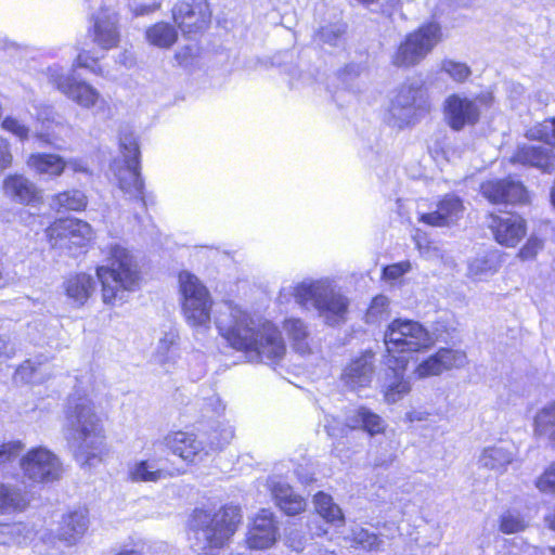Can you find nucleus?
<instances>
[{"instance_id":"nucleus-55","label":"nucleus","mask_w":555,"mask_h":555,"mask_svg":"<svg viewBox=\"0 0 555 555\" xmlns=\"http://www.w3.org/2000/svg\"><path fill=\"white\" fill-rule=\"evenodd\" d=\"M543 248L542 240L538 237H529L526 244L519 249L518 257L521 260H531Z\"/></svg>"},{"instance_id":"nucleus-46","label":"nucleus","mask_w":555,"mask_h":555,"mask_svg":"<svg viewBox=\"0 0 555 555\" xmlns=\"http://www.w3.org/2000/svg\"><path fill=\"white\" fill-rule=\"evenodd\" d=\"M389 315V299L384 295H377L366 311L365 321L370 324H379Z\"/></svg>"},{"instance_id":"nucleus-62","label":"nucleus","mask_w":555,"mask_h":555,"mask_svg":"<svg viewBox=\"0 0 555 555\" xmlns=\"http://www.w3.org/2000/svg\"><path fill=\"white\" fill-rule=\"evenodd\" d=\"M296 475H297V478L298 480L301 482V483H305V485H309L311 482L314 481V473L313 470L310 468V467H302V466H299L297 469H296Z\"/></svg>"},{"instance_id":"nucleus-47","label":"nucleus","mask_w":555,"mask_h":555,"mask_svg":"<svg viewBox=\"0 0 555 555\" xmlns=\"http://www.w3.org/2000/svg\"><path fill=\"white\" fill-rule=\"evenodd\" d=\"M440 69L456 82H464L472 75L470 68L465 63L453 60H443Z\"/></svg>"},{"instance_id":"nucleus-23","label":"nucleus","mask_w":555,"mask_h":555,"mask_svg":"<svg viewBox=\"0 0 555 555\" xmlns=\"http://www.w3.org/2000/svg\"><path fill=\"white\" fill-rule=\"evenodd\" d=\"M464 210L461 198L449 194L437 204L435 211L421 215L420 221L431 227H450L457 223Z\"/></svg>"},{"instance_id":"nucleus-5","label":"nucleus","mask_w":555,"mask_h":555,"mask_svg":"<svg viewBox=\"0 0 555 555\" xmlns=\"http://www.w3.org/2000/svg\"><path fill=\"white\" fill-rule=\"evenodd\" d=\"M294 297L299 306L315 309L328 325L346 320L349 299L336 289L331 279L305 280L294 287Z\"/></svg>"},{"instance_id":"nucleus-61","label":"nucleus","mask_w":555,"mask_h":555,"mask_svg":"<svg viewBox=\"0 0 555 555\" xmlns=\"http://www.w3.org/2000/svg\"><path fill=\"white\" fill-rule=\"evenodd\" d=\"M324 428L331 437H339L345 434V426H339L334 417L326 418Z\"/></svg>"},{"instance_id":"nucleus-9","label":"nucleus","mask_w":555,"mask_h":555,"mask_svg":"<svg viewBox=\"0 0 555 555\" xmlns=\"http://www.w3.org/2000/svg\"><path fill=\"white\" fill-rule=\"evenodd\" d=\"M121 158L112 164V170L118 181L119 189L130 198L144 203V182L139 171V144L132 133L120 137Z\"/></svg>"},{"instance_id":"nucleus-34","label":"nucleus","mask_w":555,"mask_h":555,"mask_svg":"<svg viewBox=\"0 0 555 555\" xmlns=\"http://www.w3.org/2000/svg\"><path fill=\"white\" fill-rule=\"evenodd\" d=\"M513 460L514 453L509 448L495 444L482 450L479 456V464L481 467L493 470L496 474H503Z\"/></svg>"},{"instance_id":"nucleus-35","label":"nucleus","mask_w":555,"mask_h":555,"mask_svg":"<svg viewBox=\"0 0 555 555\" xmlns=\"http://www.w3.org/2000/svg\"><path fill=\"white\" fill-rule=\"evenodd\" d=\"M64 289L69 299L77 306H82L95 289V282L90 274L78 273L64 282Z\"/></svg>"},{"instance_id":"nucleus-33","label":"nucleus","mask_w":555,"mask_h":555,"mask_svg":"<svg viewBox=\"0 0 555 555\" xmlns=\"http://www.w3.org/2000/svg\"><path fill=\"white\" fill-rule=\"evenodd\" d=\"M26 164L37 175L50 178L60 177L66 168V160L62 156L51 153L30 154Z\"/></svg>"},{"instance_id":"nucleus-58","label":"nucleus","mask_w":555,"mask_h":555,"mask_svg":"<svg viewBox=\"0 0 555 555\" xmlns=\"http://www.w3.org/2000/svg\"><path fill=\"white\" fill-rule=\"evenodd\" d=\"M13 163V154L11 152L10 142L0 137V172L11 167Z\"/></svg>"},{"instance_id":"nucleus-39","label":"nucleus","mask_w":555,"mask_h":555,"mask_svg":"<svg viewBox=\"0 0 555 555\" xmlns=\"http://www.w3.org/2000/svg\"><path fill=\"white\" fill-rule=\"evenodd\" d=\"M88 198L80 190H68L55 194L51 198V207L57 211L74 210L81 211L87 207Z\"/></svg>"},{"instance_id":"nucleus-56","label":"nucleus","mask_w":555,"mask_h":555,"mask_svg":"<svg viewBox=\"0 0 555 555\" xmlns=\"http://www.w3.org/2000/svg\"><path fill=\"white\" fill-rule=\"evenodd\" d=\"M411 269V263L409 261H402L398 263H393L387 266L383 270V278L389 281H396L404 273L409 272Z\"/></svg>"},{"instance_id":"nucleus-13","label":"nucleus","mask_w":555,"mask_h":555,"mask_svg":"<svg viewBox=\"0 0 555 555\" xmlns=\"http://www.w3.org/2000/svg\"><path fill=\"white\" fill-rule=\"evenodd\" d=\"M424 90L420 83H403L390 101L387 122L398 129H403L414 124L416 108L422 106Z\"/></svg>"},{"instance_id":"nucleus-10","label":"nucleus","mask_w":555,"mask_h":555,"mask_svg":"<svg viewBox=\"0 0 555 555\" xmlns=\"http://www.w3.org/2000/svg\"><path fill=\"white\" fill-rule=\"evenodd\" d=\"M389 354L401 352H422L435 345V338L420 322L409 319H395L384 335Z\"/></svg>"},{"instance_id":"nucleus-64","label":"nucleus","mask_w":555,"mask_h":555,"mask_svg":"<svg viewBox=\"0 0 555 555\" xmlns=\"http://www.w3.org/2000/svg\"><path fill=\"white\" fill-rule=\"evenodd\" d=\"M157 8H158L157 5H152V7L151 5H140V7H137L133 12L135 15H144V14L155 11Z\"/></svg>"},{"instance_id":"nucleus-16","label":"nucleus","mask_w":555,"mask_h":555,"mask_svg":"<svg viewBox=\"0 0 555 555\" xmlns=\"http://www.w3.org/2000/svg\"><path fill=\"white\" fill-rule=\"evenodd\" d=\"M175 23L183 34H197L205 29L211 18L207 0L181 1L172 8Z\"/></svg>"},{"instance_id":"nucleus-8","label":"nucleus","mask_w":555,"mask_h":555,"mask_svg":"<svg viewBox=\"0 0 555 555\" xmlns=\"http://www.w3.org/2000/svg\"><path fill=\"white\" fill-rule=\"evenodd\" d=\"M493 103L494 96L490 91H481L472 96L465 93L450 94L443 102L444 120L451 129L461 131L476 125Z\"/></svg>"},{"instance_id":"nucleus-45","label":"nucleus","mask_w":555,"mask_h":555,"mask_svg":"<svg viewBox=\"0 0 555 555\" xmlns=\"http://www.w3.org/2000/svg\"><path fill=\"white\" fill-rule=\"evenodd\" d=\"M526 137L530 140H538L555 146V118L545 119L539 122L526 132Z\"/></svg>"},{"instance_id":"nucleus-24","label":"nucleus","mask_w":555,"mask_h":555,"mask_svg":"<svg viewBox=\"0 0 555 555\" xmlns=\"http://www.w3.org/2000/svg\"><path fill=\"white\" fill-rule=\"evenodd\" d=\"M89 516L86 508H78L62 516L56 538L66 546H75L89 528Z\"/></svg>"},{"instance_id":"nucleus-48","label":"nucleus","mask_w":555,"mask_h":555,"mask_svg":"<svg viewBox=\"0 0 555 555\" xmlns=\"http://www.w3.org/2000/svg\"><path fill=\"white\" fill-rule=\"evenodd\" d=\"M527 522L519 514L514 512H506L501 515L499 519V529L505 534H513L525 530Z\"/></svg>"},{"instance_id":"nucleus-41","label":"nucleus","mask_w":555,"mask_h":555,"mask_svg":"<svg viewBox=\"0 0 555 555\" xmlns=\"http://www.w3.org/2000/svg\"><path fill=\"white\" fill-rule=\"evenodd\" d=\"M208 454L228 446L234 438V428L229 422L218 423L205 434Z\"/></svg>"},{"instance_id":"nucleus-32","label":"nucleus","mask_w":555,"mask_h":555,"mask_svg":"<svg viewBox=\"0 0 555 555\" xmlns=\"http://www.w3.org/2000/svg\"><path fill=\"white\" fill-rule=\"evenodd\" d=\"M346 427L362 428L371 436L383 434L386 429V423L378 414L365 406H360L347 416Z\"/></svg>"},{"instance_id":"nucleus-7","label":"nucleus","mask_w":555,"mask_h":555,"mask_svg":"<svg viewBox=\"0 0 555 555\" xmlns=\"http://www.w3.org/2000/svg\"><path fill=\"white\" fill-rule=\"evenodd\" d=\"M51 83L68 100L86 109H94L96 115L111 116V107L101 92L85 80H78L73 74L65 73L59 66L48 68Z\"/></svg>"},{"instance_id":"nucleus-26","label":"nucleus","mask_w":555,"mask_h":555,"mask_svg":"<svg viewBox=\"0 0 555 555\" xmlns=\"http://www.w3.org/2000/svg\"><path fill=\"white\" fill-rule=\"evenodd\" d=\"M268 487L276 505L287 515L294 516L304 512L306 501L296 494L292 487L283 479L273 476L268 479Z\"/></svg>"},{"instance_id":"nucleus-52","label":"nucleus","mask_w":555,"mask_h":555,"mask_svg":"<svg viewBox=\"0 0 555 555\" xmlns=\"http://www.w3.org/2000/svg\"><path fill=\"white\" fill-rule=\"evenodd\" d=\"M2 128L16 135L21 141L27 140L29 135V128L13 117H7L2 121Z\"/></svg>"},{"instance_id":"nucleus-36","label":"nucleus","mask_w":555,"mask_h":555,"mask_svg":"<svg viewBox=\"0 0 555 555\" xmlns=\"http://www.w3.org/2000/svg\"><path fill=\"white\" fill-rule=\"evenodd\" d=\"M283 327L296 352L302 356L310 353L309 332L302 320L296 318L286 319Z\"/></svg>"},{"instance_id":"nucleus-6","label":"nucleus","mask_w":555,"mask_h":555,"mask_svg":"<svg viewBox=\"0 0 555 555\" xmlns=\"http://www.w3.org/2000/svg\"><path fill=\"white\" fill-rule=\"evenodd\" d=\"M178 281L186 323L196 330H208L212 299L207 287L189 271L180 272Z\"/></svg>"},{"instance_id":"nucleus-63","label":"nucleus","mask_w":555,"mask_h":555,"mask_svg":"<svg viewBox=\"0 0 555 555\" xmlns=\"http://www.w3.org/2000/svg\"><path fill=\"white\" fill-rule=\"evenodd\" d=\"M428 416V412L421 410H412L405 413V420L411 423L426 421Z\"/></svg>"},{"instance_id":"nucleus-25","label":"nucleus","mask_w":555,"mask_h":555,"mask_svg":"<svg viewBox=\"0 0 555 555\" xmlns=\"http://www.w3.org/2000/svg\"><path fill=\"white\" fill-rule=\"evenodd\" d=\"M511 160L512 163L534 167L545 173L555 170V153L552 149L545 146H519Z\"/></svg>"},{"instance_id":"nucleus-18","label":"nucleus","mask_w":555,"mask_h":555,"mask_svg":"<svg viewBox=\"0 0 555 555\" xmlns=\"http://www.w3.org/2000/svg\"><path fill=\"white\" fill-rule=\"evenodd\" d=\"M279 537V527L271 511H259L248 528L246 543L250 548L266 550L274 545Z\"/></svg>"},{"instance_id":"nucleus-21","label":"nucleus","mask_w":555,"mask_h":555,"mask_svg":"<svg viewBox=\"0 0 555 555\" xmlns=\"http://www.w3.org/2000/svg\"><path fill=\"white\" fill-rule=\"evenodd\" d=\"M375 372L374 354L371 351L352 359L341 373V382L351 390H360L371 385Z\"/></svg>"},{"instance_id":"nucleus-57","label":"nucleus","mask_w":555,"mask_h":555,"mask_svg":"<svg viewBox=\"0 0 555 555\" xmlns=\"http://www.w3.org/2000/svg\"><path fill=\"white\" fill-rule=\"evenodd\" d=\"M21 443L16 441L1 442L0 441V464H3L18 454L21 451Z\"/></svg>"},{"instance_id":"nucleus-44","label":"nucleus","mask_w":555,"mask_h":555,"mask_svg":"<svg viewBox=\"0 0 555 555\" xmlns=\"http://www.w3.org/2000/svg\"><path fill=\"white\" fill-rule=\"evenodd\" d=\"M313 502L318 514L327 522L334 525L344 524L345 518L341 508L334 503L330 494L318 492L313 498Z\"/></svg>"},{"instance_id":"nucleus-51","label":"nucleus","mask_w":555,"mask_h":555,"mask_svg":"<svg viewBox=\"0 0 555 555\" xmlns=\"http://www.w3.org/2000/svg\"><path fill=\"white\" fill-rule=\"evenodd\" d=\"M345 33V26L343 24H333L327 27L321 28L318 33L320 41L330 46H337Z\"/></svg>"},{"instance_id":"nucleus-50","label":"nucleus","mask_w":555,"mask_h":555,"mask_svg":"<svg viewBox=\"0 0 555 555\" xmlns=\"http://www.w3.org/2000/svg\"><path fill=\"white\" fill-rule=\"evenodd\" d=\"M495 271V266L485 257L475 258L468 263V275L475 280H483Z\"/></svg>"},{"instance_id":"nucleus-43","label":"nucleus","mask_w":555,"mask_h":555,"mask_svg":"<svg viewBox=\"0 0 555 555\" xmlns=\"http://www.w3.org/2000/svg\"><path fill=\"white\" fill-rule=\"evenodd\" d=\"M145 37L155 47L170 48L177 41L178 33L172 25L159 22L146 29Z\"/></svg>"},{"instance_id":"nucleus-22","label":"nucleus","mask_w":555,"mask_h":555,"mask_svg":"<svg viewBox=\"0 0 555 555\" xmlns=\"http://www.w3.org/2000/svg\"><path fill=\"white\" fill-rule=\"evenodd\" d=\"M481 193L491 203H524L528 198L525 186L511 179L491 180L481 184Z\"/></svg>"},{"instance_id":"nucleus-14","label":"nucleus","mask_w":555,"mask_h":555,"mask_svg":"<svg viewBox=\"0 0 555 555\" xmlns=\"http://www.w3.org/2000/svg\"><path fill=\"white\" fill-rule=\"evenodd\" d=\"M20 466L24 477L34 482H51L62 474L57 456L42 447L29 450L21 459Z\"/></svg>"},{"instance_id":"nucleus-54","label":"nucleus","mask_w":555,"mask_h":555,"mask_svg":"<svg viewBox=\"0 0 555 555\" xmlns=\"http://www.w3.org/2000/svg\"><path fill=\"white\" fill-rule=\"evenodd\" d=\"M74 68H87L95 75H103L102 68L98 65L96 60L90 56L89 52L82 51L77 55L75 63L73 64Z\"/></svg>"},{"instance_id":"nucleus-12","label":"nucleus","mask_w":555,"mask_h":555,"mask_svg":"<svg viewBox=\"0 0 555 555\" xmlns=\"http://www.w3.org/2000/svg\"><path fill=\"white\" fill-rule=\"evenodd\" d=\"M46 232L52 247L68 250L85 247L94 237L92 227L75 218L59 219Z\"/></svg>"},{"instance_id":"nucleus-37","label":"nucleus","mask_w":555,"mask_h":555,"mask_svg":"<svg viewBox=\"0 0 555 555\" xmlns=\"http://www.w3.org/2000/svg\"><path fill=\"white\" fill-rule=\"evenodd\" d=\"M34 529L23 522L0 526V544L27 546L34 539Z\"/></svg>"},{"instance_id":"nucleus-31","label":"nucleus","mask_w":555,"mask_h":555,"mask_svg":"<svg viewBox=\"0 0 555 555\" xmlns=\"http://www.w3.org/2000/svg\"><path fill=\"white\" fill-rule=\"evenodd\" d=\"M3 191L7 196L21 204H29L38 196L36 185L22 175H10L3 180Z\"/></svg>"},{"instance_id":"nucleus-42","label":"nucleus","mask_w":555,"mask_h":555,"mask_svg":"<svg viewBox=\"0 0 555 555\" xmlns=\"http://www.w3.org/2000/svg\"><path fill=\"white\" fill-rule=\"evenodd\" d=\"M26 499L20 489L0 481V515L22 511Z\"/></svg>"},{"instance_id":"nucleus-11","label":"nucleus","mask_w":555,"mask_h":555,"mask_svg":"<svg viewBox=\"0 0 555 555\" xmlns=\"http://www.w3.org/2000/svg\"><path fill=\"white\" fill-rule=\"evenodd\" d=\"M442 38L441 27L437 23H428L409 34L398 46L391 56L397 67H413L420 64Z\"/></svg>"},{"instance_id":"nucleus-29","label":"nucleus","mask_w":555,"mask_h":555,"mask_svg":"<svg viewBox=\"0 0 555 555\" xmlns=\"http://www.w3.org/2000/svg\"><path fill=\"white\" fill-rule=\"evenodd\" d=\"M389 372L380 386L384 400L388 404H393L401 401L410 391L411 384L404 377V366L392 367L390 360L387 363Z\"/></svg>"},{"instance_id":"nucleus-49","label":"nucleus","mask_w":555,"mask_h":555,"mask_svg":"<svg viewBox=\"0 0 555 555\" xmlns=\"http://www.w3.org/2000/svg\"><path fill=\"white\" fill-rule=\"evenodd\" d=\"M351 541L367 551L376 550L380 544V540L377 534L372 533L362 527H356L352 529Z\"/></svg>"},{"instance_id":"nucleus-2","label":"nucleus","mask_w":555,"mask_h":555,"mask_svg":"<svg viewBox=\"0 0 555 555\" xmlns=\"http://www.w3.org/2000/svg\"><path fill=\"white\" fill-rule=\"evenodd\" d=\"M66 420L77 443L75 457L83 467L100 464L107 453L103 425L91 395L77 387L67 402Z\"/></svg>"},{"instance_id":"nucleus-30","label":"nucleus","mask_w":555,"mask_h":555,"mask_svg":"<svg viewBox=\"0 0 555 555\" xmlns=\"http://www.w3.org/2000/svg\"><path fill=\"white\" fill-rule=\"evenodd\" d=\"M127 475L132 482L157 483L173 476L169 470L159 467L154 460H138L129 464Z\"/></svg>"},{"instance_id":"nucleus-27","label":"nucleus","mask_w":555,"mask_h":555,"mask_svg":"<svg viewBox=\"0 0 555 555\" xmlns=\"http://www.w3.org/2000/svg\"><path fill=\"white\" fill-rule=\"evenodd\" d=\"M268 487L276 505L287 515L294 516L304 512L306 501L296 494L292 487L283 479L273 476L268 479Z\"/></svg>"},{"instance_id":"nucleus-20","label":"nucleus","mask_w":555,"mask_h":555,"mask_svg":"<svg viewBox=\"0 0 555 555\" xmlns=\"http://www.w3.org/2000/svg\"><path fill=\"white\" fill-rule=\"evenodd\" d=\"M489 228L495 241L506 247L516 246L526 235L525 220L518 215H490Z\"/></svg>"},{"instance_id":"nucleus-40","label":"nucleus","mask_w":555,"mask_h":555,"mask_svg":"<svg viewBox=\"0 0 555 555\" xmlns=\"http://www.w3.org/2000/svg\"><path fill=\"white\" fill-rule=\"evenodd\" d=\"M533 427L537 436L547 437L555 447V401L537 413Z\"/></svg>"},{"instance_id":"nucleus-4","label":"nucleus","mask_w":555,"mask_h":555,"mask_svg":"<svg viewBox=\"0 0 555 555\" xmlns=\"http://www.w3.org/2000/svg\"><path fill=\"white\" fill-rule=\"evenodd\" d=\"M242 511L236 505H224L218 511L196 508L189 520L190 539L196 551L215 555L223 548L242 522Z\"/></svg>"},{"instance_id":"nucleus-53","label":"nucleus","mask_w":555,"mask_h":555,"mask_svg":"<svg viewBox=\"0 0 555 555\" xmlns=\"http://www.w3.org/2000/svg\"><path fill=\"white\" fill-rule=\"evenodd\" d=\"M535 487L543 493L555 492V463L537 479Z\"/></svg>"},{"instance_id":"nucleus-15","label":"nucleus","mask_w":555,"mask_h":555,"mask_svg":"<svg viewBox=\"0 0 555 555\" xmlns=\"http://www.w3.org/2000/svg\"><path fill=\"white\" fill-rule=\"evenodd\" d=\"M468 362L467 354L461 349L440 348L437 352L417 363L413 375L417 379L440 376L451 370L463 369Z\"/></svg>"},{"instance_id":"nucleus-28","label":"nucleus","mask_w":555,"mask_h":555,"mask_svg":"<svg viewBox=\"0 0 555 555\" xmlns=\"http://www.w3.org/2000/svg\"><path fill=\"white\" fill-rule=\"evenodd\" d=\"M93 41L104 50L113 49L119 41L117 16L114 12L102 10L94 16Z\"/></svg>"},{"instance_id":"nucleus-19","label":"nucleus","mask_w":555,"mask_h":555,"mask_svg":"<svg viewBox=\"0 0 555 555\" xmlns=\"http://www.w3.org/2000/svg\"><path fill=\"white\" fill-rule=\"evenodd\" d=\"M179 333L172 325L162 328L153 353L152 362L160 366L165 372H170L177 364L179 354Z\"/></svg>"},{"instance_id":"nucleus-3","label":"nucleus","mask_w":555,"mask_h":555,"mask_svg":"<svg viewBox=\"0 0 555 555\" xmlns=\"http://www.w3.org/2000/svg\"><path fill=\"white\" fill-rule=\"evenodd\" d=\"M105 261L95 270L102 286V300L115 306L127 300L130 293L137 292L142 283V272L135 256L120 243H112L105 248Z\"/></svg>"},{"instance_id":"nucleus-17","label":"nucleus","mask_w":555,"mask_h":555,"mask_svg":"<svg viewBox=\"0 0 555 555\" xmlns=\"http://www.w3.org/2000/svg\"><path fill=\"white\" fill-rule=\"evenodd\" d=\"M164 444L175 455L189 464L199 463L209 455L205 441L189 431L168 433L164 438Z\"/></svg>"},{"instance_id":"nucleus-60","label":"nucleus","mask_w":555,"mask_h":555,"mask_svg":"<svg viewBox=\"0 0 555 555\" xmlns=\"http://www.w3.org/2000/svg\"><path fill=\"white\" fill-rule=\"evenodd\" d=\"M15 354V346L11 339L4 335H0V356L10 358Z\"/></svg>"},{"instance_id":"nucleus-59","label":"nucleus","mask_w":555,"mask_h":555,"mask_svg":"<svg viewBox=\"0 0 555 555\" xmlns=\"http://www.w3.org/2000/svg\"><path fill=\"white\" fill-rule=\"evenodd\" d=\"M66 167L72 169L74 172L89 175V168L85 160L80 158H69L66 160Z\"/></svg>"},{"instance_id":"nucleus-38","label":"nucleus","mask_w":555,"mask_h":555,"mask_svg":"<svg viewBox=\"0 0 555 555\" xmlns=\"http://www.w3.org/2000/svg\"><path fill=\"white\" fill-rule=\"evenodd\" d=\"M16 378L29 384H40L51 376V367L49 363L38 362L36 360H27L16 370Z\"/></svg>"},{"instance_id":"nucleus-1","label":"nucleus","mask_w":555,"mask_h":555,"mask_svg":"<svg viewBox=\"0 0 555 555\" xmlns=\"http://www.w3.org/2000/svg\"><path fill=\"white\" fill-rule=\"evenodd\" d=\"M215 324L229 345L243 351L249 362L278 363L286 347L278 326L231 301L218 304Z\"/></svg>"}]
</instances>
